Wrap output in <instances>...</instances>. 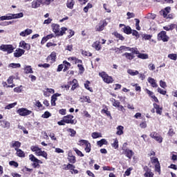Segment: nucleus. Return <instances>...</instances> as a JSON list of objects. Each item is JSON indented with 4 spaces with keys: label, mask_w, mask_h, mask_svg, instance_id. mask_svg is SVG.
Wrapping results in <instances>:
<instances>
[{
    "label": "nucleus",
    "mask_w": 177,
    "mask_h": 177,
    "mask_svg": "<svg viewBox=\"0 0 177 177\" xmlns=\"http://www.w3.org/2000/svg\"><path fill=\"white\" fill-rule=\"evenodd\" d=\"M119 27H124L122 28V31L125 34H132V29L129 26H125L124 24H120Z\"/></svg>",
    "instance_id": "obj_13"
},
{
    "label": "nucleus",
    "mask_w": 177,
    "mask_h": 177,
    "mask_svg": "<svg viewBox=\"0 0 177 177\" xmlns=\"http://www.w3.org/2000/svg\"><path fill=\"white\" fill-rule=\"evenodd\" d=\"M144 176L145 177H153V176H154V174H153V172H151V170H150V169H147L145 174H144Z\"/></svg>",
    "instance_id": "obj_34"
},
{
    "label": "nucleus",
    "mask_w": 177,
    "mask_h": 177,
    "mask_svg": "<svg viewBox=\"0 0 177 177\" xmlns=\"http://www.w3.org/2000/svg\"><path fill=\"white\" fill-rule=\"evenodd\" d=\"M146 92L147 93V95H149V96H150V97H151L152 99H153L154 102H158V99L157 98V97H156V95H154V93H153L152 91H150V90L146 88Z\"/></svg>",
    "instance_id": "obj_20"
},
{
    "label": "nucleus",
    "mask_w": 177,
    "mask_h": 177,
    "mask_svg": "<svg viewBox=\"0 0 177 177\" xmlns=\"http://www.w3.org/2000/svg\"><path fill=\"white\" fill-rule=\"evenodd\" d=\"M148 67L151 71L156 70V66L153 64H149Z\"/></svg>",
    "instance_id": "obj_60"
},
{
    "label": "nucleus",
    "mask_w": 177,
    "mask_h": 177,
    "mask_svg": "<svg viewBox=\"0 0 177 177\" xmlns=\"http://www.w3.org/2000/svg\"><path fill=\"white\" fill-rule=\"evenodd\" d=\"M9 165L12 166V167H15V168H17V167H19V163H17V162H15V161H10L9 162Z\"/></svg>",
    "instance_id": "obj_54"
},
{
    "label": "nucleus",
    "mask_w": 177,
    "mask_h": 177,
    "mask_svg": "<svg viewBox=\"0 0 177 177\" xmlns=\"http://www.w3.org/2000/svg\"><path fill=\"white\" fill-rule=\"evenodd\" d=\"M142 38L145 40H147V39H151V35H147V34H144L142 35Z\"/></svg>",
    "instance_id": "obj_64"
},
{
    "label": "nucleus",
    "mask_w": 177,
    "mask_h": 177,
    "mask_svg": "<svg viewBox=\"0 0 177 177\" xmlns=\"http://www.w3.org/2000/svg\"><path fill=\"white\" fill-rule=\"evenodd\" d=\"M42 5L41 0H35L32 2V9H37Z\"/></svg>",
    "instance_id": "obj_14"
},
{
    "label": "nucleus",
    "mask_w": 177,
    "mask_h": 177,
    "mask_svg": "<svg viewBox=\"0 0 177 177\" xmlns=\"http://www.w3.org/2000/svg\"><path fill=\"white\" fill-rule=\"evenodd\" d=\"M93 139H97V138H102V134L98 132H93L91 134Z\"/></svg>",
    "instance_id": "obj_38"
},
{
    "label": "nucleus",
    "mask_w": 177,
    "mask_h": 177,
    "mask_svg": "<svg viewBox=\"0 0 177 177\" xmlns=\"http://www.w3.org/2000/svg\"><path fill=\"white\" fill-rule=\"evenodd\" d=\"M68 132H70L71 136L72 137L75 136V134L77 133V131H75V130L73 129H68Z\"/></svg>",
    "instance_id": "obj_51"
},
{
    "label": "nucleus",
    "mask_w": 177,
    "mask_h": 177,
    "mask_svg": "<svg viewBox=\"0 0 177 177\" xmlns=\"http://www.w3.org/2000/svg\"><path fill=\"white\" fill-rule=\"evenodd\" d=\"M86 153H91V144H87V147L84 148Z\"/></svg>",
    "instance_id": "obj_61"
},
{
    "label": "nucleus",
    "mask_w": 177,
    "mask_h": 177,
    "mask_svg": "<svg viewBox=\"0 0 177 177\" xmlns=\"http://www.w3.org/2000/svg\"><path fill=\"white\" fill-rule=\"evenodd\" d=\"M24 70L25 74H33L34 73V71H32V68H31V66H30V65H25Z\"/></svg>",
    "instance_id": "obj_18"
},
{
    "label": "nucleus",
    "mask_w": 177,
    "mask_h": 177,
    "mask_svg": "<svg viewBox=\"0 0 177 177\" xmlns=\"http://www.w3.org/2000/svg\"><path fill=\"white\" fill-rule=\"evenodd\" d=\"M46 60L47 62L51 60L50 63H55L56 62V53H51V54L47 57Z\"/></svg>",
    "instance_id": "obj_16"
},
{
    "label": "nucleus",
    "mask_w": 177,
    "mask_h": 177,
    "mask_svg": "<svg viewBox=\"0 0 177 177\" xmlns=\"http://www.w3.org/2000/svg\"><path fill=\"white\" fill-rule=\"evenodd\" d=\"M77 67L79 68V73L80 74H82L84 73V71H85V68H84V66H82V64H77Z\"/></svg>",
    "instance_id": "obj_48"
},
{
    "label": "nucleus",
    "mask_w": 177,
    "mask_h": 177,
    "mask_svg": "<svg viewBox=\"0 0 177 177\" xmlns=\"http://www.w3.org/2000/svg\"><path fill=\"white\" fill-rule=\"evenodd\" d=\"M53 32H55V34H56L58 36H60L64 35V32L67 31V28H62L60 29V26H59V24H55L53 25Z\"/></svg>",
    "instance_id": "obj_2"
},
{
    "label": "nucleus",
    "mask_w": 177,
    "mask_h": 177,
    "mask_svg": "<svg viewBox=\"0 0 177 177\" xmlns=\"http://www.w3.org/2000/svg\"><path fill=\"white\" fill-rule=\"evenodd\" d=\"M161 167H160V163L156 164L155 165V171L156 172H160L161 171Z\"/></svg>",
    "instance_id": "obj_59"
},
{
    "label": "nucleus",
    "mask_w": 177,
    "mask_h": 177,
    "mask_svg": "<svg viewBox=\"0 0 177 177\" xmlns=\"http://www.w3.org/2000/svg\"><path fill=\"white\" fill-rule=\"evenodd\" d=\"M73 118H74V115H68L64 117V121L65 122V124H71L72 125H75V124H77V120Z\"/></svg>",
    "instance_id": "obj_5"
},
{
    "label": "nucleus",
    "mask_w": 177,
    "mask_h": 177,
    "mask_svg": "<svg viewBox=\"0 0 177 177\" xmlns=\"http://www.w3.org/2000/svg\"><path fill=\"white\" fill-rule=\"evenodd\" d=\"M39 149H40V148L38 147V146H31L30 147V150H32V151H35V154L39 151Z\"/></svg>",
    "instance_id": "obj_47"
},
{
    "label": "nucleus",
    "mask_w": 177,
    "mask_h": 177,
    "mask_svg": "<svg viewBox=\"0 0 177 177\" xmlns=\"http://www.w3.org/2000/svg\"><path fill=\"white\" fill-rule=\"evenodd\" d=\"M113 140V143L111 144L112 147H113L114 149H118V140L115 138Z\"/></svg>",
    "instance_id": "obj_44"
},
{
    "label": "nucleus",
    "mask_w": 177,
    "mask_h": 177,
    "mask_svg": "<svg viewBox=\"0 0 177 177\" xmlns=\"http://www.w3.org/2000/svg\"><path fill=\"white\" fill-rule=\"evenodd\" d=\"M124 133V127L122 126H118L117 127V132H116V135H122Z\"/></svg>",
    "instance_id": "obj_32"
},
{
    "label": "nucleus",
    "mask_w": 177,
    "mask_h": 177,
    "mask_svg": "<svg viewBox=\"0 0 177 177\" xmlns=\"http://www.w3.org/2000/svg\"><path fill=\"white\" fill-rule=\"evenodd\" d=\"M148 82L151 84L152 88H157V86H158V84H157V82H156V80L151 77L148 78Z\"/></svg>",
    "instance_id": "obj_22"
},
{
    "label": "nucleus",
    "mask_w": 177,
    "mask_h": 177,
    "mask_svg": "<svg viewBox=\"0 0 177 177\" xmlns=\"http://www.w3.org/2000/svg\"><path fill=\"white\" fill-rule=\"evenodd\" d=\"M61 96L59 93H55L51 97V106H56V100H57V97Z\"/></svg>",
    "instance_id": "obj_19"
},
{
    "label": "nucleus",
    "mask_w": 177,
    "mask_h": 177,
    "mask_svg": "<svg viewBox=\"0 0 177 177\" xmlns=\"http://www.w3.org/2000/svg\"><path fill=\"white\" fill-rule=\"evenodd\" d=\"M15 150L17 151V156L18 157H21L22 158H24V157H26V153H24V151H23V150L20 149H15Z\"/></svg>",
    "instance_id": "obj_24"
},
{
    "label": "nucleus",
    "mask_w": 177,
    "mask_h": 177,
    "mask_svg": "<svg viewBox=\"0 0 177 177\" xmlns=\"http://www.w3.org/2000/svg\"><path fill=\"white\" fill-rule=\"evenodd\" d=\"M15 78L14 76H10L7 80L8 84H13V79Z\"/></svg>",
    "instance_id": "obj_62"
},
{
    "label": "nucleus",
    "mask_w": 177,
    "mask_h": 177,
    "mask_svg": "<svg viewBox=\"0 0 177 177\" xmlns=\"http://www.w3.org/2000/svg\"><path fill=\"white\" fill-rule=\"evenodd\" d=\"M9 67H10L11 68H20V67H21V65L20 64L12 63L9 64Z\"/></svg>",
    "instance_id": "obj_39"
},
{
    "label": "nucleus",
    "mask_w": 177,
    "mask_h": 177,
    "mask_svg": "<svg viewBox=\"0 0 177 177\" xmlns=\"http://www.w3.org/2000/svg\"><path fill=\"white\" fill-rule=\"evenodd\" d=\"M77 145L79 146H86V147H87L88 145H91V143H89V141L86 140H79Z\"/></svg>",
    "instance_id": "obj_28"
},
{
    "label": "nucleus",
    "mask_w": 177,
    "mask_h": 177,
    "mask_svg": "<svg viewBox=\"0 0 177 177\" xmlns=\"http://www.w3.org/2000/svg\"><path fill=\"white\" fill-rule=\"evenodd\" d=\"M114 35L115 37H116V38H118V39H120V41H124V39H125V38H124V37L122 35L119 34L117 32L114 33Z\"/></svg>",
    "instance_id": "obj_46"
},
{
    "label": "nucleus",
    "mask_w": 177,
    "mask_h": 177,
    "mask_svg": "<svg viewBox=\"0 0 177 177\" xmlns=\"http://www.w3.org/2000/svg\"><path fill=\"white\" fill-rule=\"evenodd\" d=\"M32 34V30L27 28L25 30L19 33L20 37H27V35H30Z\"/></svg>",
    "instance_id": "obj_17"
},
{
    "label": "nucleus",
    "mask_w": 177,
    "mask_h": 177,
    "mask_svg": "<svg viewBox=\"0 0 177 177\" xmlns=\"http://www.w3.org/2000/svg\"><path fill=\"white\" fill-rule=\"evenodd\" d=\"M20 146H21V142L19 141H12L11 143V147H13L15 150H16V149H19Z\"/></svg>",
    "instance_id": "obj_23"
},
{
    "label": "nucleus",
    "mask_w": 177,
    "mask_h": 177,
    "mask_svg": "<svg viewBox=\"0 0 177 177\" xmlns=\"http://www.w3.org/2000/svg\"><path fill=\"white\" fill-rule=\"evenodd\" d=\"M126 50H129L132 53H139V50L136 48L126 47Z\"/></svg>",
    "instance_id": "obj_37"
},
{
    "label": "nucleus",
    "mask_w": 177,
    "mask_h": 177,
    "mask_svg": "<svg viewBox=\"0 0 177 177\" xmlns=\"http://www.w3.org/2000/svg\"><path fill=\"white\" fill-rule=\"evenodd\" d=\"M135 21H136V30H138V31H140V26H139V23H140V20H139V19H135Z\"/></svg>",
    "instance_id": "obj_49"
},
{
    "label": "nucleus",
    "mask_w": 177,
    "mask_h": 177,
    "mask_svg": "<svg viewBox=\"0 0 177 177\" xmlns=\"http://www.w3.org/2000/svg\"><path fill=\"white\" fill-rule=\"evenodd\" d=\"M151 162H152V164H159L160 163V162H158V158H156V157H154V156H153L151 158Z\"/></svg>",
    "instance_id": "obj_55"
},
{
    "label": "nucleus",
    "mask_w": 177,
    "mask_h": 177,
    "mask_svg": "<svg viewBox=\"0 0 177 177\" xmlns=\"http://www.w3.org/2000/svg\"><path fill=\"white\" fill-rule=\"evenodd\" d=\"M127 146H128V144L127 142H124L123 144L122 150H124L126 157L131 159L132 158L134 153L132 151V150L127 149Z\"/></svg>",
    "instance_id": "obj_6"
},
{
    "label": "nucleus",
    "mask_w": 177,
    "mask_h": 177,
    "mask_svg": "<svg viewBox=\"0 0 177 177\" xmlns=\"http://www.w3.org/2000/svg\"><path fill=\"white\" fill-rule=\"evenodd\" d=\"M135 55H138L137 57H138V59H149V55L145 54V53H140L139 51H138V53H135Z\"/></svg>",
    "instance_id": "obj_26"
},
{
    "label": "nucleus",
    "mask_w": 177,
    "mask_h": 177,
    "mask_svg": "<svg viewBox=\"0 0 177 177\" xmlns=\"http://www.w3.org/2000/svg\"><path fill=\"white\" fill-rule=\"evenodd\" d=\"M106 26H107V22L106 21H101L99 24L96 26L95 30L96 31H103Z\"/></svg>",
    "instance_id": "obj_10"
},
{
    "label": "nucleus",
    "mask_w": 177,
    "mask_h": 177,
    "mask_svg": "<svg viewBox=\"0 0 177 177\" xmlns=\"http://www.w3.org/2000/svg\"><path fill=\"white\" fill-rule=\"evenodd\" d=\"M111 103H112V104H113V106L114 107H116V106H118L119 104H121V103L120 102V101L115 100V99H114V98H112V99L111 100Z\"/></svg>",
    "instance_id": "obj_40"
},
{
    "label": "nucleus",
    "mask_w": 177,
    "mask_h": 177,
    "mask_svg": "<svg viewBox=\"0 0 177 177\" xmlns=\"http://www.w3.org/2000/svg\"><path fill=\"white\" fill-rule=\"evenodd\" d=\"M115 169L113 167H111L110 166H104L103 171H114Z\"/></svg>",
    "instance_id": "obj_53"
},
{
    "label": "nucleus",
    "mask_w": 177,
    "mask_h": 177,
    "mask_svg": "<svg viewBox=\"0 0 177 177\" xmlns=\"http://www.w3.org/2000/svg\"><path fill=\"white\" fill-rule=\"evenodd\" d=\"M99 75L103 80L104 82H106V84L113 83V77L111 76H109L108 74H106V72L104 71L100 72Z\"/></svg>",
    "instance_id": "obj_3"
},
{
    "label": "nucleus",
    "mask_w": 177,
    "mask_h": 177,
    "mask_svg": "<svg viewBox=\"0 0 177 177\" xmlns=\"http://www.w3.org/2000/svg\"><path fill=\"white\" fill-rule=\"evenodd\" d=\"M132 169H133L132 167H129L124 172L126 176H129V175H131V171H132Z\"/></svg>",
    "instance_id": "obj_58"
},
{
    "label": "nucleus",
    "mask_w": 177,
    "mask_h": 177,
    "mask_svg": "<svg viewBox=\"0 0 177 177\" xmlns=\"http://www.w3.org/2000/svg\"><path fill=\"white\" fill-rule=\"evenodd\" d=\"M97 146H100V147H102V146H103V145H107V140L106 139L103 138L101 140L97 141Z\"/></svg>",
    "instance_id": "obj_36"
},
{
    "label": "nucleus",
    "mask_w": 177,
    "mask_h": 177,
    "mask_svg": "<svg viewBox=\"0 0 177 177\" xmlns=\"http://www.w3.org/2000/svg\"><path fill=\"white\" fill-rule=\"evenodd\" d=\"M50 115H52L50 114V113H49V111H46L43 115H42V118H49V117H50Z\"/></svg>",
    "instance_id": "obj_56"
},
{
    "label": "nucleus",
    "mask_w": 177,
    "mask_h": 177,
    "mask_svg": "<svg viewBox=\"0 0 177 177\" xmlns=\"http://www.w3.org/2000/svg\"><path fill=\"white\" fill-rule=\"evenodd\" d=\"M68 160L69 162L71 164H75L77 162V160L75 159V156H73L71 151H69L68 153Z\"/></svg>",
    "instance_id": "obj_15"
},
{
    "label": "nucleus",
    "mask_w": 177,
    "mask_h": 177,
    "mask_svg": "<svg viewBox=\"0 0 177 177\" xmlns=\"http://www.w3.org/2000/svg\"><path fill=\"white\" fill-rule=\"evenodd\" d=\"M41 5H46L48 6V5H50L51 2H53L55 0H41Z\"/></svg>",
    "instance_id": "obj_41"
},
{
    "label": "nucleus",
    "mask_w": 177,
    "mask_h": 177,
    "mask_svg": "<svg viewBox=\"0 0 177 177\" xmlns=\"http://www.w3.org/2000/svg\"><path fill=\"white\" fill-rule=\"evenodd\" d=\"M153 106H154V109H156V110L157 114H159L160 115H161V114H162V109L160 108V105L157 104H153Z\"/></svg>",
    "instance_id": "obj_31"
},
{
    "label": "nucleus",
    "mask_w": 177,
    "mask_h": 177,
    "mask_svg": "<svg viewBox=\"0 0 177 177\" xmlns=\"http://www.w3.org/2000/svg\"><path fill=\"white\" fill-rule=\"evenodd\" d=\"M23 16H24V15L23 14V12H19L18 14H7L4 16H2V20L3 21V20H13L15 19H21V17H23Z\"/></svg>",
    "instance_id": "obj_1"
},
{
    "label": "nucleus",
    "mask_w": 177,
    "mask_h": 177,
    "mask_svg": "<svg viewBox=\"0 0 177 177\" xmlns=\"http://www.w3.org/2000/svg\"><path fill=\"white\" fill-rule=\"evenodd\" d=\"M0 50H2L3 52H7V53L10 54L13 53L15 48H13V45L12 44H2L0 46Z\"/></svg>",
    "instance_id": "obj_4"
},
{
    "label": "nucleus",
    "mask_w": 177,
    "mask_h": 177,
    "mask_svg": "<svg viewBox=\"0 0 177 177\" xmlns=\"http://www.w3.org/2000/svg\"><path fill=\"white\" fill-rule=\"evenodd\" d=\"M149 136L150 138H152V139L156 140L158 143H162V137H161V136H158L156 131L151 133Z\"/></svg>",
    "instance_id": "obj_9"
},
{
    "label": "nucleus",
    "mask_w": 177,
    "mask_h": 177,
    "mask_svg": "<svg viewBox=\"0 0 177 177\" xmlns=\"http://www.w3.org/2000/svg\"><path fill=\"white\" fill-rule=\"evenodd\" d=\"M22 91H23V86H19L14 88V92H16L17 93H21Z\"/></svg>",
    "instance_id": "obj_43"
},
{
    "label": "nucleus",
    "mask_w": 177,
    "mask_h": 177,
    "mask_svg": "<svg viewBox=\"0 0 177 177\" xmlns=\"http://www.w3.org/2000/svg\"><path fill=\"white\" fill-rule=\"evenodd\" d=\"M168 57L171 59V60H176L177 55L176 54H169Z\"/></svg>",
    "instance_id": "obj_52"
},
{
    "label": "nucleus",
    "mask_w": 177,
    "mask_h": 177,
    "mask_svg": "<svg viewBox=\"0 0 177 177\" xmlns=\"http://www.w3.org/2000/svg\"><path fill=\"white\" fill-rule=\"evenodd\" d=\"M38 67H43V68H49L50 67V64H39Z\"/></svg>",
    "instance_id": "obj_50"
},
{
    "label": "nucleus",
    "mask_w": 177,
    "mask_h": 177,
    "mask_svg": "<svg viewBox=\"0 0 177 177\" xmlns=\"http://www.w3.org/2000/svg\"><path fill=\"white\" fill-rule=\"evenodd\" d=\"M17 104V102H14V103L10 104L6 106L5 109L10 110V109H13V107H15V106H16Z\"/></svg>",
    "instance_id": "obj_42"
},
{
    "label": "nucleus",
    "mask_w": 177,
    "mask_h": 177,
    "mask_svg": "<svg viewBox=\"0 0 177 177\" xmlns=\"http://www.w3.org/2000/svg\"><path fill=\"white\" fill-rule=\"evenodd\" d=\"M158 38L159 41H162L163 42H168L169 41V37L167 35V32L162 31L158 35Z\"/></svg>",
    "instance_id": "obj_7"
},
{
    "label": "nucleus",
    "mask_w": 177,
    "mask_h": 177,
    "mask_svg": "<svg viewBox=\"0 0 177 177\" xmlns=\"http://www.w3.org/2000/svg\"><path fill=\"white\" fill-rule=\"evenodd\" d=\"M122 56H124L127 60H133L135 58V56H133V54L129 53H124Z\"/></svg>",
    "instance_id": "obj_25"
},
{
    "label": "nucleus",
    "mask_w": 177,
    "mask_h": 177,
    "mask_svg": "<svg viewBox=\"0 0 177 177\" xmlns=\"http://www.w3.org/2000/svg\"><path fill=\"white\" fill-rule=\"evenodd\" d=\"M74 3H75L74 0H68L66 6L69 9H73V8H74Z\"/></svg>",
    "instance_id": "obj_35"
},
{
    "label": "nucleus",
    "mask_w": 177,
    "mask_h": 177,
    "mask_svg": "<svg viewBox=\"0 0 177 177\" xmlns=\"http://www.w3.org/2000/svg\"><path fill=\"white\" fill-rule=\"evenodd\" d=\"M80 100L82 103H84V102H86L87 103H92V100H91L89 96H83L80 97Z\"/></svg>",
    "instance_id": "obj_30"
},
{
    "label": "nucleus",
    "mask_w": 177,
    "mask_h": 177,
    "mask_svg": "<svg viewBox=\"0 0 177 177\" xmlns=\"http://www.w3.org/2000/svg\"><path fill=\"white\" fill-rule=\"evenodd\" d=\"M75 166H74L72 164H68L65 169H71V171H73V169H75Z\"/></svg>",
    "instance_id": "obj_57"
},
{
    "label": "nucleus",
    "mask_w": 177,
    "mask_h": 177,
    "mask_svg": "<svg viewBox=\"0 0 177 177\" xmlns=\"http://www.w3.org/2000/svg\"><path fill=\"white\" fill-rule=\"evenodd\" d=\"M92 46L95 49V50H100L102 49V46H100V41H95Z\"/></svg>",
    "instance_id": "obj_29"
},
{
    "label": "nucleus",
    "mask_w": 177,
    "mask_h": 177,
    "mask_svg": "<svg viewBox=\"0 0 177 177\" xmlns=\"http://www.w3.org/2000/svg\"><path fill=\"white\" fill-rule=\"evenodd\" d=\"M127 73H128V74H129L130 75H132V76L139 75V71H134V70H132V69H128Z\"/></svg>",
    "instance_id": "obj_33"
},
{
    "label": "nucleus",
    "mask_w": 177,
    "mask_h": 177,
    "mask_svg": "<svg viewBox=\"0 0 177 177\" xmlns=\"http://www.w3.org/2000/svg\"><path fill=\"white\" fill-rule=\"evenodd\" d=\"M74 151H75L76 154H77V156H79L80 157H84V153H82V152L81 151H80V149H77V148H73Z\"/></svg>",
    "instance_id": "obj_45"
},
{
    "label": "nucleus",
    "mask_w": 177,
    "mask_h": 177,
    "mask_svg": "<svg viewBox=\"0 0 177 177\" xmlns=\"http://www.w3.org/2000/svg\"><path fill=\"white\" fill-rule=\"evenodd\" d=\"M24 53H26V50L21 48H17L15 53H14V56L15 57H21Z\"/></svg>",
    "instance_id": "obj_11"
},
{
    "label": "nucleus",
    "mask_w": 177,
    "mask_h": 177,
    "mask_svg": "<svg viewBox=\"0 0 177 177\" xmlns=\"http://www.w3.org/2000/svg\"><path fill=\"white\" fill-rule=\"evenodd\" d=\"M19 47L26 49V50H30L31 49V45L30 44L26 43L24 41H21L19 43Z\"/></svg>",
    "instance_id": "obj_12"
},
{
    "label": "nucleus",
    "mask_w": 177,
    "mask_h": 177,
    "mask_svg": "<svg viewBox=\"0 0 177 177\" xmlns=\"http://www.w3.org/2000/svg\"><path fill=\"white\" fill-rule=\"evenodd\" d=\"M29 160L32 162H37L38 164H42V161L35 158V156L32 154L29 155Z\"/></svg>",
    "instance_id": "obj_21"
},
{
    "label": "nucleus",
    "mask_w": 177,
    "mask_h": 177,
    "mask_svg": "<svg viewBox=\"0 0 177 177\" xmlns=\"http://www.w3.org/2000/svg\"><path fill=\"white\" fill-rule=\"evenodd\" d=\"M17 114L21 115L22 117H26V115H30L32 111L26 109V108H21L17 110Z\"/></svg>",
    "instance_id": "obj_8"
},
{
    "label": "nucleus",
    "mask_w": 177,
    "mask_h": 177,
    "mask_svg": "<svg viewBox=\"0 0 177 177\" xmlns=\"http://www.w3.org/2000/svg\"><path fill=\"white\" fill-rule=\"evenodd\" d=\"M158 92L159 93H160V95H165L167 93V91L160 88H158Z\"/></svg>",
    "instance_id": "obj_63"
},
{
    "label": "nucleus",
    "mask_w": 177,
    "mask_h": 177,
    "mask_svg": "<svg viewBox=\"0 0 177 177\" xmlns=\"http://www.w3.org/2000/svg\"><path fill=\"white\" fill-rule=\"evenodd\" d=\"M1 122L3 123L1 124V127H2L3 128H7V129H9V128H10V122L6 120H1Z\"/></svg>",
    "instance_id": "obj_27"
}]
</instances>
